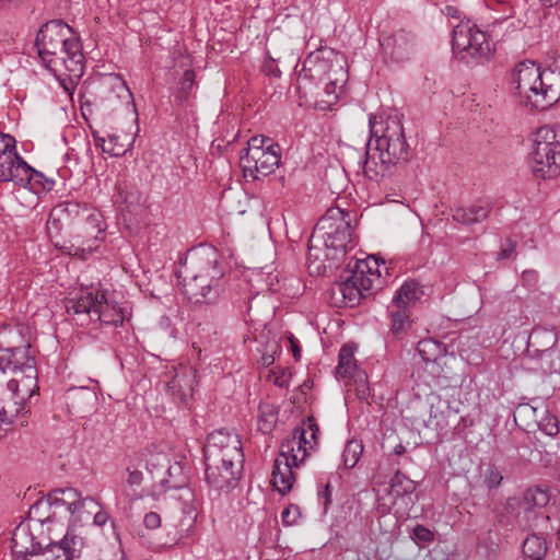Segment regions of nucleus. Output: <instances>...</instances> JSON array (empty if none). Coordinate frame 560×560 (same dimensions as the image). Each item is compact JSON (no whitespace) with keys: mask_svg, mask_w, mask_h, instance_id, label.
Segmentation results:
<instances>
[{"mask_svg":"<svg viewBox=\"0 0 560 560\" xmlns=\"http://www.w3.org/2000/svg\"><path fill=\"white\" fill-rule=\"evenodd\" d=\"M318 425L313 418H307L301 425L294 428L291 434L281 443L278 456L288 459L295 468L304 463L306 457L318 446Z\"/></svg>","mask_w":560,"mask_h":560,"instance_id":"obj_14","label":"nucleus"},{"mask_svg":"<svg viewBox=\"0 0 560 560\" xmlns=\"http://www.w3.org/2000/svg\"><path fill=\"white\" fill-rule=\"evenodd\" d=\"M136 460L145 464L147 471L151 475L153 483L149 495L153 499L171 490L172 487H178L179 482L185 481L184 469L180 463H171L170 458L163 453L151 454L140 452L136 455Z\"/></svg>","mask_w":560,"mask_h":560,"instance_id":"obj_13","label":"nucleus"},{"mask_svg":"<svg viewBox=\"0 0 560 560\" xmlns=\"http://www.w3.org/2000/svg\"><path fill=\"white\" fill-rule=\"evenodd\" d=\"M550 500L549 492L546 488L532 487L524 492L523 504L525 511L545 508Z\"/></svg>","mask_w":560,"mask_h":560,"instance_id":"obj_35","label":"nucleus"},{"mask_svg":"<svg viewBox=\"0 0 560 560\" xmlns=\"http://www.w3.org/2000/svg\"><path fill=\"white\" fill-rule=\"evenodd\" d=\"M362 452H363V444L361 441L359 440H350L347 442V444L345 445V448L342 451V454H341V460H342V464L345 466V468H353L361 455H362Z\"/></svg>","mask_w":560,"mask_h":560,"instance_id":"obj_37","label":"nucleus"},{"mask_svg":"<svg viewBox=\"0 0 560 560\" xmlns=\"http://www.w3.org/2000/svg\"><path fill=\"white\" fill-rule=\"evenodd\" d=\"M536 423L544 434L551 438L557 436L560 431L557 417L551 415L546 406H544L539 413Z\"/></svg>","mask_w":560,"mask_h":560,"instance_id":"obj_38","label":"nucleus"},{"mask_svg":"<svg viewBox=\"0 0 560 560\" xmlns=\"http://www.w3.org/2000/svg\"><path fill=\"white\" fill-rule=\"evenodd\" d=\"M44 510H40L37 514H33L31 511H30V515L34 518H36L38 521V518H46L47 515H44Z\"/></svg>","mask_w":560,"mask_h":560,"instance_id":"obj_62","label":"nucleus"},{"mask_svg":"<svg viewBox=\"0 0 560 560\" xmlns=\"http://www.w3.org/2000/svg\"><path fill=\"white\" fill-rule=\"evenodd\" d=\"M300 517L301 511L300 508L295 504H290L281 513V521L284 526H292L298 524Z\"/></svg>","mask_w":560,"mask_h":560,"instance_id":"obj_50","label":"nucleus"},{"mask_svg":"<svg viewBox=\"0 0 560 560\" xmlns=\"http://www.w3.org/2000/svg\"><path fill=\"white\" fill-rule=\"evenodd\" d=\"M91 520L93 522V525H95L97 527H103L110 520V516L100 505V508L97 510H95V512L93 513Z\"/></svg>","mask_w":560,"mask_h":560,"instance_id":"obj_54","label":"nucleus"},{"mask_svg":"<svg viewBox=\"0 0 560 560\" xmlns=\"http://www.w3.org/2000/svg\"><path fill=\"white\" fill-rule=\"evenodd\" d=\"M269 380L280 388H287L290 384L291 373L288 370L275 368L270 371Z\"/></svg>","mask_w":560,"mask_h":560,"instance_id":"obj_47","label":"nucleus"},{"mask_svg":"<svg viewBox=\"0 0 560 560\" xmlns=\"http://www.w3.org/2000/svg\"><path fill=\"white\" fill-rule=\"evenodd\" d=\"M452 50L456 58L469 65L487 58L491 52V45L487 34L467 19L453 28Z\"/></svg>","mask_w":560,"mask_h":560,"instance_id":"obj_12","label":"nucleus"},{"mask_svg":"<svg viewBox=\"0 0 560 560\" xmlns=\"http://www.w3.org/2000/svg\"><path fill=\"white\" fill-rule=\"evenodd\" d=\"M528 165L537 178H552L560 173V140L548 126L536 130Z\"/></svg>","mask_w":560,"mask_h":560,"instance_id":"obj_10","label":"nucleus"},{"mask_svg":"<svg viewBox=\"0 0 560 560\" xmlns=\"http://www.w3.org/2000/svg\"><path fill=\"white\" fill-rule=\"evenodd\" d=\"M417 351L425 364L432 365H439V361L446 355L445 345L432 338L420 340Z\"/></svg>","mask_w":560,"mask_h":560,"instance_id":"obj_30","label":"nucleus"},{"mask_svg":"<svg viewBox=\"0 0 560 560\" xmlns=\"http://www.w3.org/2000/svg\"><path fill=\"white\" fill-rule=\"evenodd\" d=\"M405 451H406V448H405V446H404L401 443L397 444V445L394 447V453H395L396 455H402V454L405 453Z\"/></svg>","mask_w":560,"mask_h":560,"instance_id":"obj_61","label":"nucleus"},{"mask_svg":"<svg viewBox=\"0 0 560 560\" xmlns=\"http://www.w3.org/2000/svg\"><path fill=\"white\" fill-rule=\"evenodd\" d=\"M411 538L416 541V542H430L433 540L434 538V535L433 533L427 528L425 526L423 525H417L413 530H412V535H411Z\"/></svg>","mask_w":560,"mask_h":560,"instance_id":"obj_51","label":"nucleus"},{"mask_svg":"<svg viewBox=\"0 0 560 560\" xmlns=\"http://www.w3.org/2000/svg\"><path fill=\"white\" fill-rule=\"evenodd\" d=\"M371 138L366 144L365 159L360 161L364 175L378 180L390 174L392 167L408 158V143L402 124L397 115L385 120L369 119Z\"/></svg>","mask_w":560,"mask_h":560,"instance_id":"obj_2","label":"nucleus"},{"mask_svg":"<svg viewBox=\"0 0 560 560\" xmlns=\"http://www.w3.org/2000/svg\"><path fill=\"white\" fill-rule=\"evenodd\" d=\"M16 151V141L14 137L0 131V158L11 155Z\"/></svg>","mask_w":560,"mask_h":560,"instance_id":"obj_49","label":"nucleus"},{"mask_svg":"<svg viewBox=\"0 0 560 560\" xmlns=\"http://www.w3.org/2000/svg\"><path fill=\"white\" fill-rule=\"evenodd\" d=\"M82 221V231L84 235H82L81 245L70 244L61 246L58 242H55V246L61 249L63 253L79 257L81 259H86V257L92 254L95 249H97L100 242L103 241V235L106 229V225L103 220V214L95 209H89L86 207L80 206L79 214H75ZM78 238L81 235L77 236Z\"/></svg>","mask_w":560,"mask_h":560,"instance_id":"obj_15","label":"nucleus"},{"mask_svg":"<svg viewBox=\"0 0 560 560\" xmlns=\"http://www.w3.org/2000/svg\"><path fill=\"white\" fill-rule=\"evenodd\" d=\"M80 203L78 202H65L54 208L47 220V233L51 241L58 237L62 230L63 217L72 214H79Z\"/></svg>","mask_w":560,"mask_h":560,"instance_id":"obj_29","label":"nucleus"},{"mask_svg":"<svg viewBox=\"0 0 560 560\" xmlns=\"http://www.w3.org/2000/svg\"><path fill=\"white\" fill-rule=\"evenodd\" d=\"M353 215L339 207L329 208L316 223L310 238L307 260L312 264L320 260L323 243L326 248V257L339 260L349 249L355 246L352 226Z\"/></svg>","mask_w":560,"mask_h":560,"instance_id":"obj_6","label":"nucleus"},{"mask_svg":"<svg viewBox=\"0 0 560 560\" xmlns=\"http://www.w3.org/2000/svg\"><path fill=\"white\" fill-rule=\"evenodd\" d=\"M31 165L18 153L0 158V180L12 182L19 186H25V180L31 173Z\"/></svg>","mask_w":560,"mask_h":560,"instance_id":"obj_24","label":"nucleus"},{"mask_svg":"<svg viewBox=\"0 0 560 560\" xmlns=\"http://www.w3.org/2000/svg\"><path fill=\"white\" fill-rule=\"evenodd\" d=\"M422 291L415 281H407L401 284L395 292L392 304L396 308L408 310V307L420 299Z\"/></svg>","mask_w":560,"mask_h":560,"instance_id":"obj_31","label":"nucleus"},{"mask_svg":"<svg viewBox=\"0 0 560 560\" xmlns=\"http://www.w3.org/2000/svg\"><path fill=\"white\" fill-rule=\"evenodd\" d=\"M540 2L545 7H552V5L557 4L558 2H560V0H540Z\"/></svg>","mask_w":560,"mask_h":560,"instance_id":"obj_63","label":"nucleus"},{"mask_svg":"<svg viewBox=\"0 0 560 560\" xmlns=\"http://www.w3.org/2000/svg\"><path fill=\"white\" fill-rule=\"evenodd\" d=\"M35 46L44 66L58 79L79 80L84 73L82 44L61 20L45 23L37 32Z\"/></svg>","mask_w":560,"mask_h":560,"instance_id":"obj_1","label":"nucleus"},{"mask_svg":"<svg viewBox=\"0 0 560 560\" xmlns=\"http://www.w3.org/2000/svg\"><path fill=\"white\" fill-rule=\"evenodd\" d=\"M184 482H179L178 487H172L171 490H175L176 494L173 498L179 503L182 511V518L178 523V533L180 536H188L194 529L197 517L199 501L196 497V492L190 487H187Z\"/></svg>","mask_w":560,"mask_h":560,"instance_id":"obj_18","label":"nucleus"},{"mask_svg":"<svg viewBox=\"0 0 560 560\" xmlns=\"http://www.w3.org/2000/svg\"><path fill=\"white\" fill-rule=\"evenodd\" d=\"M273 361H275V358L271 354L262 355V358H261V363L265 366L271 365L273 363Z\"/></svg>","mask_w":560,"mask_h":560,"instance_id":"obj_59","label":"nucleus"},{"mask_svg":"<svg viewBox=\"0 0 560 560\" xmlns=\"http://www.w3.org/2000/svg\"><path fill=\"white\" fill-rule=\"evenodd\" d=\"M348 382H352L354 385V390L360 400H366L370 396V386L368 382V375L364 371L351 376L347 380Z\"/></svg>","mask_w":560,"mask_h":560,"instance_id":"obj_41","label":"nucleus"},{"mask_svg":"<svg viewBox=\"0 0 560 560\" xmlns=\"http://www.w3.org/2000/svg\"><path fill=\"white\" fill-rule=\"evenodd\" d=\"M492 209L489 200H478L468 207H458L453 211V220L457 223L471 225L486 220Z\"/></svg>","mask_w":560,"mask_h":560,"instance_id":"obj_25","label":"nucleus"},{"mask_svg":"<svg viewBox=\"0 0 560 560\" xmlns=\"http://www.w3.org/2000/svg\"><path fill=\"white\" fill-rule=\"evenodd\" d=\"M118 139H119V137L116 135H108L107 139L101 138V137H95L96 143H100V142L108 143L107 147H105V145L103 147V150L113 156L122 155L127 151L122 144L118 143Z\"/></svg>","mask_w":560,"mask_h":560,"instance_id":"obj_43","label":"nucleus"},{"mask_svg":"<svg viewBox=\"0 0 560 560\" xmlns=\"http://www.w3.org/2000/svg\"><path fill=\"white\" fill-rule=\"evenodd\" d=\"M68 314L88 316L105 325L118 326L125 320L121 307L109 301L100 285L81 288L65 302Z\"/></svg>","mask_w":560,"mask_h":560,"instance_id":"obj_8","label":"nucleus"},{"mask_svg":"<svg viewBox=\"0 0 560 560\" xmlns=\"http://www.w3.org/2000/svg\"><path fill=\"white\" fill-rule=\"evenodd\" d=\"M100 508V503L92 497H82L79 492L74 505L68 513L69 525L77 526L88 523L95 510Z\"/></svg>","mask_w":560,"mask_h":560,"instance_id":"obj_27","label":"nucleus"},{"mask_svg":"<svg viewBox=\"0 0 560 560\" xmlns=\"http://www.w3.org/2000/svg\"><path fill=\"white\" fill-rule=\"evenodd\" d=\"M416 490V482L399 471L390 479L389 488L377 494L376 511L380 515H387L394 509L396 513L405 511L411 503V495Z\"/></svg>","mask_w":560,"mask_h":560,"instance_id":"obj_16","label":"nucleus"},{"mask_svg":"<svg viewBox=\"0 0 560 560\" xmlns=\"http://www.w3.org/2000/svg\"><path fill=\"white\" fill-rule=\"evenodd\" d=\"M30 171L32 174L27 176V180H25L24 187L33 188L35 185H37L46 190H50L52 188L54 182L46 178L43 173L34 170L32 166Z\"/></svg>","mask_w":560,"mask_h":560,"instance_id":"obj_45","label":"nucleus"},{"mask_svg":"<svg viewBox=\"0 0 560 560\" xmlns=\"http://www.w3.org/2000/svg\"><path fill=\"white\" fill-rule=\"evenodd\" d=\"M381 47L385 56L393 61L400 62L410 58L415 51V37L405 31H399L381 40Z\"/></svg>","mask_w":560,"mask_h":560,"instance_id":"obj_23","label":"nucleus"},{"mask_svg":"<svg viewBox=\"0 0 560 560\" xmlns=\"http://www.w3.org/2000/svg\"><path fill=\"white\" fill-rule=\"evenodd\" d=\"M207 483L219 491H229L240 478L244 454L238 434L228 430L211 432L203 446Z\"/></svg>","mask_w":560,"mask_h":560,"instance_id":"obj_4","label":"nucleus"},{"mask_svg":"<svg viewBox=\"0 0 560 560\" xmlns=\"http://www.w3.org/2000/svg\"><path fill=\"white\" fill-rule=\"evenodd\" d=\"M71 399L73 406L75 404H83L85 406L92 407L97 398L95 392L89 389L88 387L81 386L71 389Z\"/></svg>","mask_w":560,"mask_h":560,"instance_id":"obj_42","label":"nucleus"},{"mask_svg":"<svg viewBox=\"0 0 560 560\" xmlns=\"http://www.w3.org/2000/svg\"><path fill=\"white\" fill-rule=\"evenodd\" d=\"M502 479V474L493 465L488 466L483 472V481L489 489L498 488L501 485Z\"/></svg>","mask_w":560,"mask_h":560,"instance_id":"obj_48","label":"nucleus"},{"mask_svg":"<svg viewBox=\"0 0 560 560\" xmlns=\"http://www.w3.org/2000/svg\"><path fill=\"white\" fill-rule=\"evenodd\" d=\"M140 466H141V463L136 460V457H135L129 462V464L126 468V470H127L126 482L130 487H139L143 481V474L139 469Z\"/></svg>","mask_w":560,"mask_h":560,"instance_id":"obj_44","label":"nucleus"},{"mask_svg":"<svg viewBox=\"0 0 560 560\" xmlns=\"http://www.w3.org/2000/svg\"><path fill=\"white\" fill-rule=\"evenodd\" d=\"M488 10L486 19L492 24H499L513 15V8L508 0H483Z\"/></svg>","mask_w":560,"mask_h":560,"instance_id":"obj_33","label":"nucleus"},{"mask_svg":"<svg viewBox=\"0 0 560 560\" xmlns=\"http://www.w3.org/2000/svg\"><path fill=\"white\" fill-rule=\"evenodd\" d=\"M542 408L544 401L539 398L533 399L532 402L520 404L514 411V420H521L528 427L530 421H537Z\"/></svg>","mask_w":560,"mask_h":560,"instance_id":"obj_34","label":"nucleus"},{"mask_svg":"<svg viewBox=\"0 0 560 560\" xmlns=\"http://www.w3.org/2000/svg\"><path fill=\"white\" fill-rule=\"evenodd\" d=\"M354 351L355 348L351 345L341 347L337 365V375L340 378L348 380L362 371L354 359Z\"/></svg>","mask_w":560,"mask_h":560,"instance_id":"obj_32","label":"nucleus"},{"mask_svg":"<svg viewBox=\"0 0 560 560\" xmlns=\"http://www.w3.org/2000/svg\"><path fill=\"white\" fill-rule=\"evenodd\" d=\"M82 546V538L75 535L71 529H68L61 540L49 544L42 553L49 552L50 560H54L52 556L55 550H61L65 556L63 560H73L79 557Z\"/></svg>","mask_w":560,"mask_h":560,"instance_id":"obj_28","label":"nucleus"},{"mask_svg":"<svg viewBox=\"0 0 560 560\" xmlns=\"http://www.w3.org/2000/svg\"><path fill=\"white\" fill-rule=\"evenodd\" d=\"M318 502L323 505L326 512L329 504L331 503V488L329 483H326L317 493Z\"/></svg>","mask_w":560,"mask_h":560,"instance_id":"obj_53","label":"nucleus"},{"mask_svg":"<svg viewBox=\"0 0 560 560\" xmlns=\"http://www.w3.org/2000/svg\"><path fill=\"white\" fill-rule=\"evenodd\" d=\"M182 282L184 295L192 303H214L225 291L226 265L212 246H200L189 256Z\"/></svg>","mask_w":560,"mask_h":560,"instance_id":"obj_3","label":"nucleus"},{"mask_svg":"<svg viewBox=\"0 0 560 560\" xmlns=\"http://www.w3.org/2000/svg\"><path fill=\"white\" fill-rule=\"evenodd\" d=\"M515 244L510 243L505 248H502L498 255V259H508L514 252Z\"/></svg>","mask_w":560,"mask_h":560,"instance_id":"obj_58","label":"nucleus"},{"mask_svg":"<svg viewBox=\"0 0 560 560\" xmlns=\"http://www.w3.org/2000/svg\"><path fill=\"white\" fill-rule=\"evenodd\" d=\"M119 97L125 98L127 102V106L131 107L132 112L136 113V104L133 102L132 93L127 86L125 81H120L118 85L115 88Z\"/></svg>","mask_w":560,"mask_h":560,"instance_id":"obj_52","label":"nucleus"},{"mask_svg":"<svg viewBox=\"0 0 560 560\" xmlns=\"http://www.w3.org/2000/svg\"><path fill=\"white\" fill-rule=\"evenodd\" d=\"M512 84L520 102L532 109H547L560 100V71L541 70L533 61H523L515 67Z\"/></svg>","mask_w":560,"mask_h":560,"instance_id":"obj_7","label":"nucleus"},{"mask_svg":"<svg viewBox=\"0 0 560 560\" xmlns=\"http://www.w3.org/2000/svg\"><path fill=\"white\" fill-rule=\"evenodd\" d=\"M291 343H292L293 355L296 360H299L300 359V348L293 340H291Z\"/></svg>","mask_w":560,"mask_h":560,"instance_id":"obj_60","label":"nucleus"},{"mask_svg":"<svg viewBox=\"0 0 560 560\" xmlns=\"http://www.w3.org/2000/svg\"><path fill=\"white\" fill-rule=\"evenodd\" d=\"M79 491L73 488L56 489L50 492L45 501H38L31 508L33 514H37L43 509H48L46 518H38L39 523L55 522L62 515L67 516L74 505Z\"/></svg>","mask_w":560,"mask_h":560,"instance_id":"obj_17","label":"nucleus"},{"mask_svg":"<svg viewBox=\"0 0 560 560\" xmlns=\"http://www.w3.org/2000/svg\"><path fill=\"white\" fill-rule=\"evenodd\" d=\"M30 349L31 345L20 327H0V371L12 375L8 381L10 388L18 390L22 386L24 395L38 392V372Z\"/></svg>","mask_w":560,"mask_h":560,"instance_id":"obj_5","label":"nucleus"},{"mask_svg":"<svg viewBox=\"0 0 560 560\" xmlns=\"http://www.w3.org/2000/svg\"><path fill=\"white\" fill-rule=\"evenodd\" d=\"M546 552L547 542L538 535H530L523 542V555L526 559L541 560Z\"/></svg>","mask_w":560,"mask_h":560,"instance_id":"obj_36","label":"nucleus"},{"mask_svg":"<svg viewBox=\"0 0 560 560\" xmlns=\"http://www.w3.org/2000/svg\"><path fill=\"white\" fill-rule=\"evenodd\" d=\"M277 420V411L273 407H262L260 408V413L258 416V429L265 434L270 433L275 428Z\"/></svg>","mask_w":560,"mask_h":560,"instance_id":"obj_40","label":"nucleus"},{"mask_svg":"<svg viewBox=\"0 0 560 560\" xmlns=\"http://www.w3.org/2000/svg\"><path fill=\"white\" fill-rule=\"evenodd\" d=\"M293 468L295 465H291L285 458L277 456L275 459L272 485L279 493L287 494L291 491L295 481Z\"/></svg>","mask_w":560,"mask_h":560,"instance_id":"obj_26","label":"nucleus"},{"mask_svg":"<svg viewBox=\"0 0 560 560\" xmlns=\"http://www.w3.org/2000/svg\"><path fill=\"white\" fill-rule=\"evenodd\" d=\"M389 314H390V318H392L390 331L395 336L400 335L408 327H410L408 310H402V308H397V311L390 310Z\"/></svg>","mask_w":560,"mask_h":560,"instance_id":"obj_39","label":"nucleus"},{"mask_svg":"<svg viewBox=\"0 0 560 560\" xmlns=\"http://www.w3.org/2000/svg\"><path fill=\"white\" fill-rule=\"evenodd\" d=\"M335 85H336V83H335V82H332V81H331V82H329V83L326 85V88H325L326 93H327V94L332 93V92H334V89H335Z\"/></svg>","mask_w":560,"mask_h":560,"instance_id":"obj_64","label":"nucleus"},{"mask_svg":"<svg viewBox=\"0 0 560 560\" xmlns=\"http://www.w3.org/2000/svg\"><path fill=\"white\" fill-rule=\"evenodd\" d=\"M143 524L148 529H156L161 526V516L156 512H149L143 517Z\"/></svg>","mask_w":560,"mask_h":560,"instance_id":"obj_55","label":"nucleus"},{"mask_svg":"<svg viewBox=\"0 0 560 560\" xmlns=\"http://www.w3.org/2000/svg\"><path fill=\"white\" fill-rule=\"evenodd\" d=\"M538 272L533 269L524 270L522 273V281L528 288H535L538 282Z\"/></svg>","mask_w":560,"mask_h":560,"instance_id":"obj_56","label":"nucleus"},{"mask_svg":"<svg viewBox=\"0 0 560 560\" xmlns=\"http://www.w3.org/2000/svg\"><path fill=\"white\" fill-rule=\"evenodd\" d=\"M196 384L197 371L189 365H179L167 382V390L175 399L185 402L192 396Z\"/></svg>","mask_w":560,"mask_h":560,"instance_id":"obj_22","label":"nucleus"},{"mask_svg":"<svg viewBox=\"0 0 560 560\" xmlns=\"http://www.w3.org/2000/svg\"><path fill=\"white\" fill-rule=\"evenodd\" d=\"M314 63V58L313 56H308L304 63H303V68L300 72V75H302V73H304V77L305 78H314V73H313V68H312V65Z\"/></svg>","mask_w":560,"mask_h":560,"instance_id":"obj_57","label":"nucleus"},{"mask_svg":"<svg viewBox=\"0 0 560 560\" xmlns=\"http://www.w3.org/2000/svg\"><path fill=\"white\" fill-rule=\"evenodd\" d=\"M380 278L378 262L375 257L355 261V269L345 281L337 283L334 295H340L345 306L353 307L360 301L371 294L374 282Z\"/></svg>","mask_w":560,"mask_h":560,"instance_id":"obj_11","label":"nucleus"},{"mask_svg":"<svg viewBox=\"0 0 560 560\" xmlns=\"http://www.w3.org/2000/svg\"><path fill=\"white\" fill-rule=\"evenodd\" d=\"M192 88H194V72L187 70L183 74V78L180 80V88L178 90L176 97L180 102L188 100V97L192 91Z\"/></svg>","mask_w":560,"mask_h":560,"instance_id":"obj_46","label":"nucleus"},{"mask_svg":"<svg viewBox=\"0 0 560 560\" xmlns=\"http://www.w3.org/2000/svg\"><path fill=\"white\" fill-rule=\"evenodd\" d=\"M116 203L122 220L127 224L137 222L145 210V198L142 192L132 185H120L116 195Z\"/></svg>","mask_w":560,"mask_h":560,"instance_id":"obj_19","label":"nucleus"},{"mask_svg":"<svg viewBox=\"0 0 560 560\" xmlns=\"http://www.w3.org/2000/svg\"><path fill=\"white\" fill-rule=\"evenodd\" d=\"M240 159L244 175L258 179L272 174L279 167L281 148L271 138L257 135L248 140Z\"/></svg>","mask_w":560,"mask_h":560,"instance_id":"obj_9","label":"nucleus"},{"mask_svg":"<svg viewBox=\"0 0 560 560\" xmlns=\"http://www.w3.org/2000/svg\"><path fill=\"white\" fill-rule=\"evenodd\" d=\"M28 532V526L23 524L14 529L12 534V552L14 560H50L49 552H38L39 545L34 542Z\"/></svg>","mask_w":560,"mask_h":560,"instance_id":"obj_21","label":"nucleus"},{"mask_svg":"<svg viewBox=\"0 0 560 560\" xmlns=\"http://www.w3.org/2000/svg\"><path fill=\"white\" fill-rule=\"evenodd\" d=\"M21 388L22 386H19L18 390H14L7 385L0 399V423H12L15 418L28 413L25 404L36 393L24 395Z\"/></svg>","mask_w":560,"mask_h":560,"instance_id":"obj_20","label":"nucleus"}]
</instances>
